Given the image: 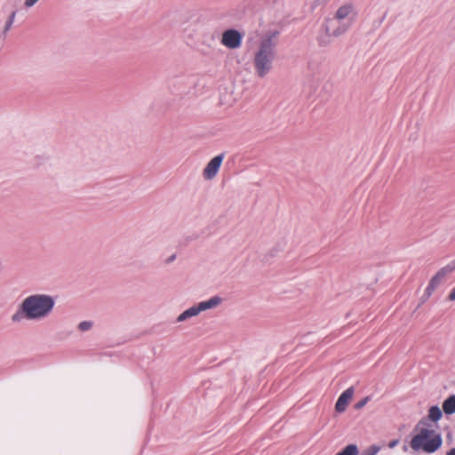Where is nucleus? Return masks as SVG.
Returning <instances> with one entry per match:
<instances>
[{
  "instance_id": "obj_1",
  "label": "nucleus",
  "mask_w": 455,
  "mask_h": 455,
  "mask_svg": "<svg viewBox=\"0 0 455 455\" xmlns=\"http://www.w3.org/2000/svg\"><path fill=\"white\" fill-rule=\"evenodd\" d=\"M279 35L278 30H268L259 39L254 53L253 66L256 75L260 78L265 77L273 68Z\"/></svg>"
},
{
  "instance_id": "obj_2",
  "label": "nucleus",
  "mask_w": 455,
  "mask_h": 455,
  "mask_svg": "<svg viewBox=\"0 0 455 455\" xmlns=\"http://www.w3.org/2000/svg\"><path fill=\"white\" fill-rule=\"evenodd\" d=\"M55 306L54 299L47 294H34L27 297L20 305L21 312L29 320L46 317Z\"/></svg>"
},
{
  "instance_id": "obj_3",
  "label": "nucleus",
  "mask_w": 455,
  "mask_h": 455,
  "mask_svg": "<svg viewBox=\"0 0 455 455\" xmlns=\"http://www.w3.org/2000/svg\"><path fill=\"white\" fill-rule=\"evenodd\" d=\"M443 444V438L440 433L433 429L423 427L419 433L414 435L410 443L412 450H422L424 452L432 454L438 451Z\"/></svg>"
},
{
  "instance_id": "obj_4",
  "label": "nucleus",
  "mask_w": 455,
  "mask_h": 455,
  "mask_svg": "<svg viewBox=\"0 0 455 455\" xmlns=\"http://www.w3.org/2000/svg\"><path fill=\"white\" fill-rule=\"evenodd\" d=\"M357 12L353 4H346L341 5L336 12L335 19L338 20H343L347 19L349 22L347 24H342L339 26L332 32H330L328 27H326L325 30L329 36H339L344 34L351 25V22L355 20Z\"/></svg>"
},
{
  "instance_id": "obj_5",
  "label": "nucleus",
  "mask_w": 455,
  "mask_h": 455,
  "mask_svg": "<svg viewBox=\"0 0 455 455\" xmlns=\"http://www.w3.org/2000/svg\"><path fill=\"white\" fill-rule=\"evenodd\" d=\"M243 35L236 29L230 28L223 32L221 43L223 45L235 49L242 44Z\"/></svg>"
},
{
  "instance_id": "obj_6",
  "label": "nucleus",
  "mask_w": 455,
  "mask_h": 455,
  "mask_svg": "<svg viewBox=\"0 0 455 455\" xmlns=\"http://www.w3.org/2000/svg\"><path fill=\"white\" fill-rule=\"evenodd\" d=\"M224 156H225V154L221 153V154L214 156L207 164L206 167L204 170V177L206 180H212L217 175V173L221 166V164L223 162Z\"/></svg>"
},
{
  "instance_id": "obj_7",
  "label": "nucleus",
  "mask_w": 455,
  "mask_h": 455,
  "mask_svg": "<svg viewBox=\"0 0 455 455\" xmlns=\"http://www.w3.org/2000/svg\"><path fill=\"white\" fill-rule=\"evenodd\" d=\"M445 275H446L441 269H439L437 273L430 279L422 297L423 302L430 298L434 291L438 287Z\"/></svg>"
},
{
  "instance_id": "obj_8",
  "label": "nucleus",
  "mask_w": 455,
  "mask_h": 455,
  "mask_svg": "<svg viewBox=\"0 0 455 455\" xmlns=\"http://www.w3.org/2000/svg\"><path fill=\"white\" fill-rule=\"evenodd\" d=\"M354 392V387H350L340 394L335 404V410L337 412L340 413L346 411L349 401L353 397Z\"/></svg>"
},
{
  "instance_id": "obj_9",
  "label": "nucleus",
  "mask_w": 455,
  "mask_h": 455,
  "mask_svg": "<svg viewBox=\"0 0 455 455\" xmlns=\"http://www.w3.org/2000/svg\"><path fill=\"white\" fill-rule=\"evenodd\" d=\"M222 302V298L216 295L212 298H210L207 300L201 301L198 304H196L198 307V311L201 313L203 311L214 308L218 307Z\"/></svg>"
},
{
  "instance_id": "obj_10",
  "label": "nucleus",
  "mask_w": 455,
  "mask_h": 455,
  "mask_svg": "<svg viewBox=\"0 0 455 455\" xmlns=\"http://www.w3.org/2000/svg\"><path fill=\"white\" fill-rule=\"evenodd\" d=\"M186 78L184 76L174 77L169 80L168 85L172 93L175 94H182L185 92L184 90H181L180 87L183 85L186 82Z\"/></svg>"
},
{
  "instance_id": "obj_11",
  "label": "nucleus",
  "mask_w": 455,
  "mask_h": 455,
  "mask_svg": "<svg viewBox=\"0 0 455 455\" xmlns=\"http://www.w3.org/2000/svg\"><path fill=\"white\" fill-rule=\"evenodd\" d=\"M443 411L446 415L455 413V395H449L443 403Z\"/></svg>"
},
{
  "instance_id": "obj_12",
  "label": "nucleus",
  "mask_w": 455,
  "mask_h": 455,
  "mask_svg": "<svg viewBox=\"0 0 455 455\" xmlns=\"http://www.w3.org/2000/svg\"><path fill=\"white\" fill-rule=\"evenodd\" d=\"M443 412L437 405H433L429 408L428 418L434 422H437L441 419Z\"/></svg>"
},
{
  "instance_id": "obj_13",
  "label": "nucleus",
  "mask_w": 455,
  "mask_h": 455,
  "mask_svg": "<svg viewBox=\"0 0 455 455\" xmlns=\"http://www.w3.org/2000/svg\"><path fill=\"white\" fill-rule=\"evenodd\" d=\"M358 447L356 444L351 443L343 448L340 451L335 455H357Z\"/></svg>"
},
{
  "instance_id": "obj_14",
  "label": "nucleus",
  "mask_w": 455,
  "mask_h": 455,
  "mask_svg": "<svg viewBox=\"0 0 455 455\" xmlns=\"http://www.w3.org/2000/svg\"><path fill=\"white\" fill-rule=\"evenodd\" d=\"M16 17V11H12V13L9 15L8 20L5 22L4 28V34H6L12 28Z\"/></svg>"
},
{
  "instance_id": "obj_15",
  "label": "nucleus",
  "mask_w": 455,
  "mask_h": 455,
  "mask_svg": "<svg viewBox=\"0 0 455 455\" xmlns=\"http://www.w3.org/2000/svg\"><path fill=\"white\" fill-rule=\"evenodd\" d=\"M379 451V447L377 445H371L367 449L362 451L361 452L358 451L357 455H376Z\"/></svg>"
},
{
  "instance_id": "obj_16",
  "label": "nucleus",
  "mask_w": 455,
  "mask_h": 455,
  "mask_svg": "<svg viewBox=\"0 0 455 455\" xmlns=\"http://www.w3.org/2000/svg\"><path fill=\"white\" fill-rule=\"evenodd\" d=\"M445 275L455 271V259L448 263L446 266L440 268Z\"/></svg>"
},
{
  "instance_id": "obj_17",
  "label": "nucleus",
  "mask_w": 455,
  "mask_h": 455,
  "mask_svg": "<svg viewBox=\"0 0 455 455\" xmlns=\"http://www.w3.org/2000/svg\"><path fill=\"white\" fill-rule=\"evenodd\" d=\"M185 313L187 314V315L188 316V318H191V317H194V316H196L197 315L200 314V312L198 311V307L196 305H194L192 306L191 307L188 308L185 310Z\"/></svg>"
},
{
  "instance_id": "obj_18",
  "label": "nucleus",
  "mask_w": 455,
  "mask_h": 455,
  "mask_svg": "<svg viewBox=\"0 0 455 455\" xmlns=\"http://www.w3.org/2000/svg\"><path fill=\"white\" fill-rule=\"evenodd\" d=\"M92 321H83L78 324V329L81 331H86L92 327Z\"/></svg>"
},
{
  "instance_id": "obj_19",
  "label": "nucleus",
  "mask_w": 455,
  "mask_h": 455,
  "mask_svg": "<svg viewBox=\"0 0 455 455\" xmlns=\"http://www.w3.org/2000/svg\"><path fill=\"white\" fill-rule=\"evenodd\" d=\"M371 400V396H365L363 397V399H361L360 401H358L355 404V410H360L362 408H363L367 403Z\"/></svg>"
},
{
  "instance_id": "obj_20",
  "label": "nucleus",
  "mask_w": 455,
  "mask_h": 455,
  "mask_svg": "<svg viewBox=\"0 0 455 455\" xmlns=\"http://www.w3.org/2000/svg\"><path fill=\"white\" fill-rule=\"evenodd\" d=\"M187 319H188V316L187 315V314L185 313V311H183L176 319V322L180 323V322H183V321H186Z\"/></svg>"
},
{
  "instance_id": "obj_21",
  "label": "nucleus",
  "mask_w": 455,
  "mask_h": 455,
  "mask_svg": "<svg viewBox=\"0 0 455 455\" xmlns=\"http://www.w3.org/2000/svg\"><path fill=\"white\" fill-rule=\"evenodd\" d=\"M39 0H25L24 5L27 8L34 6Z\"/></svg>"
},
{
  "instance_id": "obj_22",
  "label": "nucleus",
  "mask_w": 455,
  "mask_h": 455,
  "mask_svg": "<svg viewBox=\"0 0 455 455\" xmlns=\"http://www.w3.org/2000/svg\"><path fill=\"white\" fill-rule=\"evenodd\" d=\"M20 318H21V316H20V312H17V313H15V314L12 315V320L13 322H18V321H20Z\"/></svg>"
},
{
  "instance_id": "obj_23",
  "label": "nucleus",
  "mask_w": 455,
  "mask_h": 455,
  "mask_svg": "<svg viewBox=\"0 0 455 455\" xmlns=\"http://www.w3.org/2000/svg\"><path fill=\"white\" fill-rule=\"evenodd\" d=\"M399 443V440L398 439H395V440H392L389 443H388V447L389 448H395L397 444Z\"/></svg>"
},
{
  "instance_id": "obj_24",
  "label": "nucleus",
  "mask_w": 455,
  "mask_h": 455,
  "mask_svg": "<svg viewBox=\"0 0 455 455\" xmlns=\"http://www.w3.org/2000/svg\"><path fill=\"white\" fill-rule=\"evenodd\" d=\"M450 300H455V287L451 290L450 295H449Z\"/></svg>"
},
{
  "instance_id": "obj_25",
  "label": "nucleus",
  "mask_w": 455,
  "mask_h": 455,
  "mask_svg": "<svg viewBox=\"0 0 455 455\" xmlns=\"http://www.w3.org/2000/svg\"><path fill=\"white\" fill-rule=\"evenodd\" d=\"M175 259H176V255H175V254H172V255H171V256L167 259L166 263H168V264H169V263H172V261H174V260H175Z\"/></svg>"
},
{
  "instance_id": "obj_26",
  "label": "nucleus",
  "mask_w": 455,
  "mask_h": 455,
  "mask_svg": "<svg viewBox=\"0 0 455 455\" xmlns=\"http://www.w3.org/2000/svg\"><path fill=\"white\" fill-rule=\"evenodd\" d=\"M445 455H455V447L450 449Z\"/></svg>"
},
{
  "instance_id": "obj_27",
  "label": "nucleus",
  "mask_w": 455,
  "mask_h": 455,
  "mask_svg": "<svg viewBox=\"0 0 455 455\" xmlns=\"http://www.w3.org/2000/svg\"><path fill=\"white\" fill-rule=\"evenodd\" d=\"M427 422L425 419H421L416 426V428H419L420 425H426Z\"/></svg>"
},
{
  "instance_id": "obj_28",
  "label": "nucleus",
  "mask_w": 455,
  "mask_h": 455,
  "mask_svg": "<svg viewBox=\"0 0 455 455\" xmlns=\"http://www.w3.org/2000/svg\"><path fill=\"white\" fill-rule=\"evenodd\" d=\"M403 451H407V446H406V445H404V446H403Z\"/></svg>"
}]
</instances>
